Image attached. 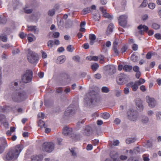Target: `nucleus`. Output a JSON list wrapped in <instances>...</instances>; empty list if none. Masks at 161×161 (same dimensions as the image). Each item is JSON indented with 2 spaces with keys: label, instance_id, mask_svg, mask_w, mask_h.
<instances>
[{
  "label": "nucleus",
  "instance_id": "nucleus-1",
  "mask_svg": "<svg viewBox=\"0 0 161 161\" xmlns=\"http://www.w3.org/2000/svg\"><path fill=\"white\" fill-rule=\"evenodd\" d=\"M23 149V146L22 144L17 145L14 148L8 151L4 160L5 161L15 160L18 158Z\"/></svg>",
  "mask_w": 161,
  "mask_h": 161
},
{
  "label": "nucleus",
  "instance_id": "nucleus-2",
  "mask_svg": "<svg viewBox=\"0 0 161 161\" xmlns=\"http://www.w3.org/2000/svg\"><path fill=\"white\" fill-rule=\"evenodd\" d=\"M12 98L14 102L19 103L25 100L26 98V96L24 91H18L13 94Z\"/></svg>",
  "mask_w": 161,
  "mask_h": 161
},
{
  "label": "nucleus",
  "instance_id": "nucleus-3",
  "mask_svg": "<svg viewBox=\"0 0 161 161\" xmlns=\"http://www.w3.org/2000/svg\"><path fill=\"white\" fill-rule=\"evenodd\" d=\"M33 76L32 71L30 70H26L22 77V81L25 83L30 82L32 79Z\"/></svg>",
  "mask_w": 161,
  "mask_h": 161
},
{
  "label": "nucleus",
  "instance_id": "nucleus-4",
  "mask_svg": "<svg viewBox=\"0 0 161 161\" xmlns=\"http://www.w3.org/2000/svg\"><path fill=\"white\" fill-rule=\"evenodd\" d=\"M27 59L28 61L31 63H34L38 60L37 54L35 52L31 51L30 49L28 50Z\"/></svg>",
  "mask_w": 161,
  "mask_h": 161
},
{
  "label": "nucleus",
  "instance_id": "nucleus-5",
  "mask_svg": "<svg viewBox=\"0 0 161 161\" xmlns=\"http://www.w3.org/2000/svg\"><path fill=\"white\" fill-rule=\"evenodd\" d=\"M128 119L133 121H136L138 117V112L133 109L129 110L127 112Z\"/></svg>",
  "mask_w": 161,
  "mask_h": 161
},
{
  "label": "nucleus",
  "instance_id": "nucleus-6",
  "mask_svg": "<svg viewBox=\"0 0 161 161\" xmlns=\"http://www.w3.org/2000/svg\"><path fill=\"white\" fill-rule=\"evenodd\" d=\"M54 145L51 142H45L42 145V150L48 153L51 152L54 149Z\"/></svg>",
  "mask_w": 161,
  "mask_h": 161
},
{
  "label": "nucleus",
  "instance_id": "nucleus-7",
  "mask_svg": "<svg viewBox=\"0 0 161 161\" xmlns=\"http://www.w3.org/2000/svg\"><path fill=\"white\" fill-rule=\"evenodd\" d=\"M128 76L123 73H121L118 75L116 78V81L119 85L125 84L127 81Z\"/></svg>",
  "mask_w": 161,
  "mask_h": 161
},
{
  "label": "nucleus",
  "instance_id": "nucleus-8",
  "mask_svg": "<svg viewBox=\"0 0 161 161\" xmlns=\"http://www.w3.org/2000/svg\"><path fill=\"white\" fill-rule=\"evenodd\" d=\"M128 16L126 15H122L120 16L118 19L119 25L123 27H125L127 24Z\"/></svg>",
  "mask_w": 161,
  "mask_h": 161
},
{
  "label": "nucleus",
  "instance_id": "nucleus-9",
  "mask_svg": "<svg viewBox=\"0 0 161 161\" xmlns=\"http://www.w3.org/2000/svg\"><path fill=\"white\" fill-rule=\"evenodd\" d=\"M139 30L138 33L141 35H143L144 32H147L149 30L148 27L145 25H140L137 27Z\"/></svg>",
  "mask_w": 161,
  "mask_h": 161
},
{
  "label": "nucleus",
  "instance_id": "nucleus-10",
  "mask_svg": "<svg viewBox=\"0 0 161 161\" xmlns=\"http://www.w3.org/2000/svg\"><path fill=\"white\" fill-rule=\"evenodd\" d=\"M106 73L109 75H112L114 74L116 71L115 67L112 66H107L105 67Z\"/></svg>",
  "mask_w": 161,
  "mask_h": 161
},
{
  "label": "nucleus",
  "instance_id": "nucleus-11",
  "mask_svg": "<svg viewBox=\"0 0 161 161\" xmlns=\"http://www.w3.org/2000/svg\"><path fill=\"white\" fill-rule=\"evenodd\" d=\"M146 99L150 107L153 108L155 106L156 104V101L154 98L150 97L148 96H147Z\"/></svg>",
  "mask_w": 161,
  "mask_h": 161
},
{
  "label": "nucleus",
  "instance_id": "nucleus-12",
  "mask_svg": "<svg viewBox=\"0 0 161 161\" xmlns=\"http://www.w3.org/2000/svg\"><path fill=\"white\" fill-rule=\"evenodd\" d=\"M72 106L73 105H70L66 109L65 112V115L66 116H69L75 113V110L74 108Z\"/></svg>",
  "mask_w": 161,
  "mask_h": 161
},
{
  "label": "nucleus",
  "instance_id": "nucleus-13",
  "mask_svg": "<svg viewBox=\"0 0 161 161\" xmlns=\"http://www.w3.org/2000/svg\"><path fill=\"white\" fill-rule=\"evenodd\" d=\"M63 134L66 136H70L72 135V129L68 126L65 127L63 130Z\"/></svg>",
  "mask_w": 161,
  "mask_h": 161
},
{
  "label": "nucleus",
  "instance_id": "nucleus-14",
  "mask_svg": "<svg viewBox=\"0 0 161 161\" xmlns=\"http://www.w3.org/2000/svg\"><path fill=\"white\" fill-rule=\"evenodd\" d=\"M118 47V42L116 40H115L113 43L112 49L116 56H118L119 53V52L117 48Z\"/></svg>",
  "mask_w": 161,
  "mask_h": 161
},
{
  "label": "nucleus",
  "instance_id": "nucleus-15",
  "mask_svg": "<svg viewBox=\"0 0 161 161\" xmlns=\"http://www.w3.org/2000/svg\"><path fill=\"white\" fill-rule=\"evenodd\" d=\"M136 105L138 110L142 111L143 109L142 101L140 99L137 98L136 100Z\"/></svg>",
  "mask_w": 161,
  "mask_h": 161
},
{
  "label": "nucleus",
  "instance_id": "nucleus-16",
  "mask_svg": "<svg viewBox=\"0 0 161 161\" xmlns=\"http://www.w3.org/2000/svg\"><path fill=\"white\" fill-rule=\"evenodd\" d=\"M127 86L129 87H131L132 88V90L135 92L137 91V89L138 88V86H139V85L135 82L134 83L133 82H131L128 83L127 84Z\"/></svg>",
  "mask_w": 161,
  "mask_h": 161
},
{
  "label": "nucleus",
  "instance_id": "nucleus-17",
  "mask_svg": "<svg viewBox=\"0 0 161 161\" xmlns=\"http://www.w3.org/2000/svg\"><path fill=\"white\" fill-rule=\"evenodd\" d=\"M31 159L32 161H41L43 159V155H33L31 157Z\"/></svg>",
  "mask_w": 161,
  "mask_h": 161
},
{
  "label": "nucleus",
  "instance_id": "nucleus-18",
  "mask_svg": "<svg viewBox=\"0 0 161 161\" xmlns=\"http://www.w3.org/2000/svg\"><path fill=\"white\" fill-rule=\"evenodd\" d=\"M114 28V25L112 23L110 24L108 26L106 34L107 35L111 34L113 31Z\"/></svg>",
  "mask_w": 161,
  "mask_h": 161
},
{
  "label": "nucleus",
  "instance_id": "nucleus-19",
  "mask_svg": "<svg viewBox=\"0 0 161 161\" xmlns=\"http://www.w3.org/2000/svg\"><path fill=\"white\" fill-rule=\"evenodd\" d=\"M92 133V129L89 126H87L85 128L84 134L85 135L89 136Z\"/></svg>",
  "mask_w": 161,
  "mask_h": 161
},
{
  "label": "nucleus",
  "instance_id": "nucleus-20",
  "mask_svg": "<svg viewBox=\"0 0 161 161\" xmlns=\"http://www.w3.org/2000/svg\"><path fill=\"white\" fill-rule=\"evenodd\" d=\"M27 27L28 28V31H34L35 34H38L39 32V30H37L36 28V26L32 25H27Z\"/></svg>",
  "mask_w": 161,
  "mask_h": 161
},
{
  "label": "nucleus",
  "instance_id": "nucleus-21",
  "mask_svg": "<svg viewBox=\"0 0 161 161\" xmlns=\"http://www.w3.org/2000/svg\"><path fill=\"white\" fill-rule=\"evenodd\" d=\"M4 144H0V154L3 153L5 149L6 146H7V141L5 139L3 140Z\"/></svg>",
  "mask_w": 161,
  "mask_h": 161
},
{
  "label": "nucleus",
  "instance_id": "nucleus-22",
  "mask_svg": "<svg viewBox=\"0 0 161 161\" xmlns=\"http://www.w3.org/2000/svg\"><path fill=\"white\" fill-rule=\"evenodd\" d=\"M18 84L16 82H12L10 83L9 85V87L12 89V90H17V88L18 86Z\"/></svg>",
  "mask_w": 161,
  "mask_h": 161
},
{
  "label": "nucleus",
  "instance_id": "nucleus-23",
  "mask_svg": "<svg viewBox=\"0 0 161 161\" xmlns=\"http://www.w3.org/2000/svg\"><path fill=\"white\" fill-rule=\"evenodd\" d=\"M65 60V57L64 56H61L58 57L57 59V63L58 64H62Z\"/></svg>",
  "mask_w": 161,
  "mask_h": 161
},
{
  "label": "nucleus",
  "instance_id": "nucleus-24",
  "mask_svg": "<svg viewBox=\"0 0 161 161\" xmlns=\"http://www.w3.org/2000/svg\"><path fill=\"white\" fill-rule=\"evenodd\" d=\"M110 157L114 160H116L118 157V154L115 152L111 151L110 153Z\"/></svg>",
  "mask_w": 161,
  "mask_h": 161
},
{
  "label": "nucleus",
  "instance_id": "nucleus-25",
  "mask_svg": "<svg viewBox=\"0 0 161 161\" xmlns=\"http://www.w3.org/2000/svg\"><path fill=\"white\" fill-rule=\"evenodd\" d=\"M136 140V138L135 137L133 138H128L126 139L125 142L126 144H129L133 143Z\"/></svg>",
  "mask_w": 161,
  "mask_h": 161
},
{
  "label": "nucleus",
  "instance_id": "nucleus-26",
  "mask_svg": "<svg viewBox=\"0 0 161 161\" xmlns=\"http://www.w3.org/2000/svg\"><path fill=\"white\" fill-rule=\"evenodd\" d=\"M141 121L144 124H147L149 120L147 117L145 116H143L141 118Z\"/></svg>",
  "mask_w": 161,
  "mask_h": 161
},
{
  "label": "nucleus",
  "instance_id": "nucleus-27",
  "mask_svg": "<svg viewBox=\"0 0 161 161\" xmlns=\"http://www.w3.org/2000/svg\"><path fill=\"white\" fill-rule=\"evenodd\" d=\"M132 69V67L131 65H125L124 66V70L126 72H130Z\"/></svg>",
  "mask_w": 161,
  "mask_h": 161
},
{
  "label": "nucleus",
  "instance_id": "nucleus-28",
  "mask_svg": "<svg viewBox=\"0 0 161 161\" xmlns=\"http://www.w3.org/2000/svg\"><path fill=\"white\" fill-rule=\"evenodd\" d=\"M38 126L40 127L41 128L43 127L46 128L47 127V126L45 125L44 122L41 120L38 121Z\"/></svg>",
  "mask_w": 161,
  "mask_h": 161
},
{
  "label": "nucleus",
  "instance_id": "nucleus-29",
  "mask_svg": "<svg viewBox=\"0 0 161 161\" xmlns=\"http://www.w3.org/2000/svg\"><path fill=\"white\" fill-rule=\"evenodd\" d=\"M99 66L97 63H95L91 66L92 69L94 71H96L99 68Z\"/></svg>",
  "mask_w": 161,
  "mask_h": 161
},
{
  "label": "nucleus",
  "instance_id": "nucleus-30",
  "mask_svg": "<svg viewBox=\"0 0 161 161\" xmlns=\"http://www.w3.org/2000/svg\"><path fill=\"white\" fill-rule=\"evenodd\" d=\"M102 117L104 119H107L109 118L110 114L108 113L105 112L102 114Z\"/></svg>",
  "mask_w": 161,
  "mask_h": 161
},
{
  "label": "nucleus",
  "instance_id": "nucleus-31",
  "mask_svg": "<svg viewBox=\"0 0 161 161\" xmlns=\"http://www.w3.org/2000/svg\"><path fill=\"white\" fill-rule=\"evenodd\" d=\"M7 21L6 18L3 16L0 17V24H4Z\"/></svg>",
  "mask_w": 161,
  "mask_h": 161
},
{
  "label": "nucleus",
  "instance_id": "nucleus-32",
  "mask_svg": "<svg viewBox=\"0 0 161 161\" xmlns=\"http://www.w3.org/2000/svg\"><path fill=\"white\" fill-rule=\"evenodd\" d=\"M55 12V9L53 8L49 10L48 14L49 16H52L54 14Z\"/></svg>",
  "mask_w": 161,
  "mask_h": 161
},
{
  "label": "nucleus",
  "instance_id": "nucleus-33",
  "mask_svg": "<svg viewBox=\"0 0 161 161\" xmlns=\"http://www.w3.org/2000/svg\"><path fill=\"white\" fill-rule=\"evenodd\" d=\"M101 91L105 93H107L109 91V88L106 86L103 87L101 88Z\"/></svg>",
  "mask_w": 161,
  "mask_h": 161
},
{
  "label": "nucleus",
  "instance_id": "nucleus-34",
  "mask_svg": "<svg viewBox=\"0 0 161 161\" xmlns=\"http://www.w3.org/2000/svg\"><path fill=\"white\" fill-rule=\"evenodd\" d=\"M54 44V42L53 40L49 41L47 43V46L49 48H52Z\"/></svg>",
  "mask_w": 161,
  "mask_h": 161
},
{
  "label": "nucleus",
  "instance_id": "nucleus-35",
  "mask_svg": "<svg viewBox=\"0 0 161 161\" xmlns=\"http://www.w3.org/2000/svg\"><path fill=\"white\" fill-rule=\"evenodd\" d=\"M82 12L83 13V14L85 15L91 12L90 8L88 7L85 8L83 9Z\"/></svg>",
  "mask_w": 161,
  "mask_h": 161
},
{
  "label": "nucleus",
  "instance_id": "nucleus-36",
  "mask_svg": "<svg viewBox=\"0 0 161 161\" xmlns=\"http://www.w3.org/2000/svg\"><path fill=\"white\" fill-rule=\"evenodd\" d=\"M128 48V46L127 45H124L120 49V52L123 53L125 52Z\"/></svg>",
  "mask_w": 161,
  "mask_h": 161
},
{
  "label": "nucleus",
  "instance_id": "nucleus-37",
  "mask_svg": "<svg viewBox=\"0 0 161 161\" xmlns=\"http://www.w3.org/2000/svg\"><path fill=\"white\" fill-rule=\"evenodd\" d=\"M152 27L155 30L158 29L160 28V25L156 23H153L152 25Z\"/></svg>",
  "mask_w": 161,
  "mask_h": 161
},
{
  "label": "nucleus",
  "instance_id": "nucleus-38",
  "mask_svg": "<svg viewBox=\"0 0 161 161\" xmlns=\"http://www.w3.org/2000/svg\"><path fill=\"white\" fill-rule=\"evenodd\" d=\"M145 80L142 78H140L138 81H136L139 86L145 82Z\"/></svg>",
  "mask_w": 161,
  "mask_h": 161
},
{
  "label": "nucleus",
  "instance_id": "nucleus-39",
  "mask_svg": "<svg viewBox=\"0 0 161 161\" xmlns=\"http://www.w3.org/2000/svg\"><path fill=\"white\" fill-rule=\"evenodd\" d=\"M89 38L90 40H95L96 37L94 34H91L89 35Z\"/></svg>",
  "mask_w": 161,
  "mask_h": 161
},
{
  "label": "nucleus",
  "instance_id": "nucleus-40",
  "mask_svg": "<svg viewBox=\"0 0 161 161\" xmlns=\"http://www.w3.org/2000/svg\"><path fill=\"white\" fill-rule=\"evenodd\" d=\"M0 38L2 41L3 42H6L7 41V37L5 35H2L0 36Z\"/></svg>",
  "mask_w": 161,
  "mask_h": 161
},
{
  "label": "nucleus",
  "instance_id": "nucleus-41",
  "mask_svg": "<svg viewBox=\"0 0 161 161\" xmlns=\"http://www.w3.org/2000/svg\"><path fill=\"white\" fill-rule=\"evenodd\" d=\"M103 15L104 17L106 18L109 19H112L113 18L112 16L111 15L109 14L108 13H106V14H103Z\"/></svg>",
  "mask_w": 161,
  "mask_h": 161
},
{
  "label": "nucleus",
  "instance_id": "nucleus-42",
  "mask_svg": "<svg viewBox=\"0 0 161 161\" xmlns=\"http://www.w3.org/2000/svg\"><path fill=\"white\" fill-rule=\"evenodd\" d=\"M67 50L68 52H72L73 51L74 48L72 45H69L67 46Z\"/></svg>",
  "mask_w": 161,
  "mask_h": 161
},
{
  "label": "nucleus",
  "instance_id": "nucleus-43",
  "mask_svg": "<svg viewBox=\"0 0 161 161\" xmlns=\"http://www.w3.org/2000/svg\"><path fill=\"white\" fill-rule=\"evenodd\" d=\"M137 58V57L136 56H135V53H133L131 57V60L134 62H135L136 61Z\"/></svg>",
  "mask_w": 161,
  "mask_h": 161
},
{
  "label": "nucleus",
  "instance_id": "nucleus-44",
  "mask_svg": "<svg viewBox=\"0 0 161 161\" xmlns=\"http://www.w3.org/2000/svg\"><path fill=\"white\" fill-rule=\"evenodd\" d=\"M147 4V0H143L142 3L140 5V7H145L146 6Z\"/></svg>",
  "mask_w": 161,
  "mask_h": 161
},
{
  "label": "nucleus",
  "instance_id": "nucleus-45",
  "mask_svg": "<svg viewBox=\"0 0 161 161\" xmlns=\"http://www.w3.org/2000/svg\"><path fill=\"white\" fill-rule=\"evenodd\" d=\"M73 59L76 62H80V57L78 56H75L73 57Z\"/></svg>",
  "mask_w": 161,
  "mask_h": 161
},
{
  "label": "nucleus",
  "instance_id": "nucleus-46",
  "mask_svg": "<svg viewBox=\"0 0 161 161\" xmlns=\"http://www.w3.org/2000/svg\"><path fill=\"white\" fill-rule=\"evenodd\" d=\"M75 148H72L70 150V152L72 153V155L73 156H77V153L75 150Z\"/></svg>",
  "mask_w": 161,
  "mask_h": 161
},
{
  "label": "nucleus",
  "instance_id": "nucleus-47",
  "mask_svg": "<svg viewBox=\"0 0 161 161\" xmlns=\"http://www.w3.org/2000/svg\"><path fill=\"white\" fill-rule=\"evenodd\" d=\"M10 47H12V46H11L8 43L3 45L2 46V48L6 49H8Z\"/></svg>",
  "mask_w": 161,
  "mask_h": 161
},
{
  "label": "nucleus",
  "instance_id": "nucleus-48",
  "mask_svg": "<svg viewBox=\"0 0 161 161\" xmlns=\"http://www.w3.org/2000/svg\"><path fill=\"white\" fill-rule=\"evenodd\" d=\"M94 77L97 79H99L102 77V76L100 74L97 73L94 75Z\"/></svg>",
  "mask_w": 161,
  "mask_h": 161
},
{
  "label": "nucleus",
  "instance_id": "nucleus-49",
  "mask_svg": "<svg viewBox=\"0 0 161 161\" xmlns=\"http://www.w3.org/2000/svg\"><path fill=\"white\" fill-rule=\"evenodd\" d=\"M93 18L95 21H98L100 19V16L97 15H94Z\"/></svg>",
  "mask_w": 161,
  "mask_h": 161
},
{
  "label": "nucleus",
  "instance_id": "nucleus-50",
  "mask_svg": "<svg viewBox=\"0 0 161 161\" xmlns=\"http://www.w3.org/2000/svg\"><path fill=\"white\" fill-rule=\"evenodd\" d=\"M132 48L134 51H136L138 48V45L136 44H134L132 46Z\"/></svg>",
  "mask_w": 161,
  "mask_h": 161
},
{
  "label": "nucleus",
  "instance_id": "nucleus-51",
  "mask_svg": "<svg viewBox=\"0 0 161 161\" xmlns=\"http://www.w3.org/2000/svg\"><path fill=\"white\" fill-rule=\"evenodd\" d=\"M155 6V5L153 3H149L148 5V7L151 9H154Z\"/></svg>",
  "mask_w": 161,
  "mask_h": 161
},
{
  "label": "nucleus",
  "instance_id": "nucleus-52",
  "mask_svg": "<svg viewBox=\"0 0 161 161\" xmlns=\"http://www.w3.org/2000/svg\"><path fill=\"white\" fill-rule=\"evenodd\" d=\"M153 53L150 52H148L146 55V58L147 59H150L151 58Z\"/></svg>",
  "mask_w": 161,
  "mask_h": 161
},
{
  "label": "nucleus",
  "instance_id": "nucleus-53",
  "mask_svg": "<svg viewBox=\"0 0 161 161\" xmlns=\"http://www.w3.org/2000/svg\"><path fill=\"white\" fill-rule=\"evenodd\" d=\"M156 116L158 120H161V112H158Z\"/></svg>",
  "mask_w": 161,
  "mask_h": 161
},
{
  "label": "nucleus",
  "instance_id": "nucleus-54",
  "mask_svg": "<svg viewBox=\"0 0 161 161\" xmlns=\"http://www.w3.org/2000/svg\"><path fill=\"white\" fill-rule=\"evenodd\" d=\"M20 52V50L18 48H16L13 50L12 53L14 54H17Z\"/></svg>",
  "mask_w": 161,
  "mask_h": 161
},
{
  "label": "nucleus",
  "instance_id": "nucleus-55",
  "mask_svg": "<svg viewBox=\"0 0 161 161\" xmlns=\"http://www.w3.org/2000/svg\"><path fill=\"white\" fill-rule=\"evenodd\" d=\"M121 121L118 118H116L114 121V123L116 125H118L120 123Z\"/></svg>",
  "mask_w": 161,
  "mask_h": 161
},
{
  "label": "nucleus",
  "instance_id": "nucleus-56",
  "mask_svg": "<svg viewBox=\"0 0 161 161\" xmlns=\"http://www.w3.org/2000/svg\"><path fill=\"white\" fill-rule=\"evenodd\" d=\"M60 34L58 32H55L53 34V37L54 38H58Z\"/></svg>",
  "mask_w": 161,
  "mask_h": 161
},
{
  "label": "nucleus",
  "instance_id": "nucleus-57",
  "mask_svg": "<svg viewBox=\"0 0 161 161\" xmlns=\"http://www.w3.org/2000/svg\"><path fill=\"white\" fill-rule=\"evenodd\" d=\"M26 36V34H25L23 32H21L19 34V37L22 39L24 38Z\"/></svg>",
  "mask_w": 161,
  "mask_h": 161
},
{
  "label": "nucleus",
  "instance_id": "nucleus-58",
  "mask_svg": "<svg viewBox=\"0 0 161 161\" xmlns=\"http://www.w3.org/2000/svg\"><path fill=\"white\" fill-rule=\"evenodd\" d=\"M133 70L136 72L139 71V68L137 66H135L133 68Z\"/></svg>",
  "mask_w": 161,
  "mask_h": 161
},
{
  "label": "nucleus",
  "instance_id": "nucleus-59",
  "mask_svg": "<svg viewBox=\"0 0 161 161\" xmlns=\"http://www.w3.org/2000/svg\"><path fill=\"white\" fill-rule=\"evenodd\" d=\"M41 52L42 53V58H46L47 57V55L46 53L42 51H41Z\"/></svg>",
  "mask_w": 161,
  "mask_h": 161
},
{
  "label": "nucleus",
  "instance_id": "nucleus-60",
  "mask_svg": "<svg viewBox=\"0 0 161 161\" xmlns=\"http://www.w3.org/2000/svg\"><path fill=\"white\" fill-rule=\"evenodd\" d=\"M155 37L157 39H161V36L159 33L156 34L154 35Z\"/></svg>",
  "mask_w": 161,
  "mask_h": 161
},
{
  "label": "nucleus",
  "instance_id": "nucleus-61",
  "mask_svg": "<svg viewBox=\"0 0 161 161\" xmlns=\"http://www.w3.org/2000/svg\"><path fill=\"white\" fill-rule=\"evenodd\" d=\"M124 92L125 94H127L129 93V89L128 87H125L124 89Z\"/></svg>",
  "mask_w": 161,
  "mask_h": 161
},
{
  "label": "nucleus",
  "instance_id": "nucleus-62",
  "mask_svg": "<svg viewBox=\"0 0 161 161\" xmlns=\"http://www.w3.org/2000/svg\"><path fill=\"white\" fill-rule=\"evenodd\" d=\"M119 142L118 140H116L114 141L113 142V144L114 146H117L119 145Z\"/></svg>",
  "mask_w": 161,
  "mask_h": 161
},
{
  "label": "nucleus",
  "instance_id": "nucleus-63",
  "mask_svg": "<svg viewBox=\"0 0 161 161\" xmlns=\"http://www.w3.org/2000/svg\"><path fill=\"white\" fill-rule=\"evenodd\" d=\"M147 145L148 147L149 148L152 147V143L149 140L147 141Z\"/></svg>",
  "mask_w": 161,
  "mask_h": 161
},
{
  "label": "nucleus",
  "instance_id": "nucleus-64",
  "mask_svg": "<svg viewBox=\"0 0 161 161\" xmlns=\"http://www.w3.org/2000/svg\"><path fill=\"white\" fill-rule=\"evenodd\" d=\"M83 47L85 49H87L89 48V46L88 43H85L83 45Z\"/></svg>",
  "mask_w": 161,
  "mask_h": 161
}]
</instances>
